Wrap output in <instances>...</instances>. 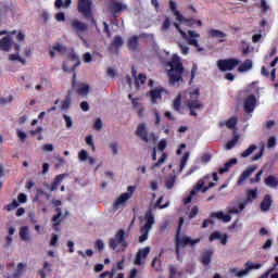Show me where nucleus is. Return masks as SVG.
<instances>
[{"mask_svg": "<svg viewBox=\"0 0 278 278\" xmlns=\"http://www.w3.org/2000/svg\"><path fill=\"white\" fill-rule=\"evenodd\" d=\"M77 253H78V255H80V257H84V258L92 257V255H94V252L92 250H90V249L87 250L86 253L84 251H81V250H79Z\"/></svg>", "mask_w": 278, "mask_h": 278, "instance_id": "4d7b16f0", "label": "nucleus"}, {"mask_svg": "<svg viewBox=\"0 0 278 278\" xmlns=\"http://www.w3.org/2000/svg\"><path fill=\"white\" fill-rule=\"evenodd\" d=\"M123 266H124L123 261L118 262L116 268H113L111 273L106 271V273L101 274L100 277L101 278H105V277H109V278H125V275L122 271H118V270H123Z\"/></svg>", "mask_w": 278, "mask_h": 278, "instance_id": "dca6fc26", "label": "nucleus"}, {"mask_svg": "<svg viewBox=\"0 0 278 278\" xmlns=\"http://www.w3.org/2000/svg\"><path fill=\"white\" fill-rule=\"evenodd\" d=\"M14 34L16 30H0V51L2 53H10L14 49Z\"/></svg>", "mask_w": 278, "mask_h": 278, "instance_id": "39448f33", "label": "nucleus"}, {"mask_svg": "<svg viewBox=\"0 0 278 278\" xmlns=\"http://www.w3.org/2000/svg\"><path fill=\"white\" fill-rule=\"evenodd\" d=\"M128 47H129V49H131V51H136L138 49V37L137 36L130 37V39L128 41Z\"/></svg>", "mask_w": 278, "mask_h": 278, "instance_id": "c03bdc74", "label": "nucleus"}, {"mask_svg": "<svg viewBox=\"0 0 278 278\" xmlns=\"http://www.w3.org/2000/svg\"><path fill=\"white\" fill-rule=\"evenodd\" d=\"M262 266L263 265L260 262L248 261L244 263V269H241L238 273V278L248 277V275L251 274V270H260Z\"/></svg>", "mask_w": 278, "mask_h": 278, "instance_id": "f8f14e48", "label": "nucleus"}, {"mask_svg": "<svg viewBox=\"0 0 278 278\" xmlns=\"http://www.w3.org/2000/svg\"><path fill=\"white\" fill-rule=\"evenodd\" d=\"M134 192H136V186H128L127 192L122 193L114 203V210H118V207H125V203L134 197Z\"/></svg>", "mask_w": 278, "mask_h": 278, "instance_id": "9d476101", "label": "nucleus"}, {"mask_svg": "<svg viewBox=\"0 0 278 278\" xmlns=\"http://www.w3.org/2000/svg\"><path fill=\"white\" fill-rule=\"evenodd\" d=\"M255 166L249 167L248 169H245L242 175L240 176L238 184H242V181H244V179H247L250 175H252L253 173H255Z\"/></svg>", "mask_w": 278, "mask_h": 278, "instance_id": "e433bc0d", "label": "nucleus"}, {"mask_svg": "<svg viewBox=\"0 0 278 278\" xmlns=\"http://www.w3.org/2000/svg\"><path fill=\"white\" fill-rule=\"evenodd\" d=\"M169 8L176 16V21H179V24L174 23V26L179 31V34H181L182 38L188 42V45H190L191 47H195L199 53L205 51V48L199 45L198 38H201V35L199 33L194 30H188V34H186V31H184V27H194V25L201 27L203 23L201 21L186 20L184 15L180 14L179 11H177V4H175V2H170Z\"/></svg>", "mask_w": 278, "mask_h": 278, "instance_id": "f257e3e1", "label": "nucleus"}, {"mask_svg": "<svg viewBox=\"0 0 278 278\" xmlns=\"http://www.w3.org/2000/svg\"><path fill=\"white\" fill-rule=\"evenodd\" d=\"M265 184L268 186V188H277L278 179L275 176H269L265 179Z\"/></svg>", "mask_w": 278, "mask_h": 278, "instance_id": "a19ab883", "label": "nucleus"}, {"mask_svg": "<svg viewBox=\"0 0 278 278\" xmlns=\"http://www.w3.org/2000/svg\"><path fill=\"white\" fill-rule=\"evenodd\" d=\"M199 89H191L180 93L174 101V109L181 112V99L185 105L190 110V116H197V110H203V102L199 100Z\"/></svg>", "mask_w": 278, "mask_h": 278, "instance_id": "f03ea898", "label": "nucleus"}, {"mask_svg": "<svg viewBox=\"0 0 278 278\" xmlns=\"http://www.w3.org/2000/svg\"><path fill=\"white\" fill-rule=\"evenodd\" d=\"M85 142H86V144H88V147L91 148V151H96L97 148L94 147V141H93L92 135L87 136L85 138Z\"/></svg>", "mask_w": 278, "mask_h": 278, "instance_id": "3c124183", "label": "nucleus"}, {"mask_svg": "<svg viewBox=\"0 0 278 278\" xmlns=\"http://www.w3.org/2000/svg\"><path fill=\"white\" fill-rule=\"evenodd\" d=\"M147 81V76L144 74H139L137 78H135V88L136 90H140V86Z\"/></svg>", "mask_w": 278, "mask_h": 278, "instance_id": "58836bf2", "label": "nucleus"}, {"mask_svg": "<svg viewBox=\"0 0 278 278\" xmlns=\"http://www.w3.org/2000/svg\"><path fill=\"white\" fill-rule=\"evenodd\" d=\"M261 9L262 12H268V10H270V5H268V2H266V0H261Z\"/></svg>", "mask_w": 278, "mask_h": 278, "instance_id": "338daca9", "label": "nucleus"}, {"mask_svg": "<svg viewBox=\"0 0 278 278\" xmlns=\"http://www.w3.org/2000/svg\"><path fill=\"white\" fill-rule=\"evenodd\" d=\"M74 88L80 97H87L88 92H90V86L86 83H78L74 85Z\"/></svg>", "mask_w": 278, "mask_h": 278, "instance_id": "b1692460", "label": "nucleus"}, {"mask_svg": "<svg viewBox=\"0 0 278 278\" xmlns=\"http://www.w3.org/2000/svg\"><path fill=\"white\" fill-rule=\"evenodd\" d=\"M154 224L155 216L151 211L147 212L144 216V225L140 230L141 236L139 237V242H147V240H149V232L151 231V227H153Z\"/></svg>", "mask_w": 278, "mask_h": 278, "instance_id": "423d86ee", "label": "nucleus"}, {"mask_svg": "<svg viewBox=\"0 0 278 278\" xmlns=\"http://www.w3.org/2000/svg\"><path fill=\"white\" fill-rule=\"evenodd\" d=\"M109 247L113 251H125L127 249V242L125 241V230H118L112 239H110Z\"/></svg>", "mask_w": 278, "mask_h": 278, "instance_id": "0eeeda50", "label": "nucleus"}, {"mask_svg": "<svg viewBox=\"0 0 278 278\" xmlns=\"http://www.w3.org/2000/svg\"><path fill=\"white\" fill-rule=\"evenodd\" d=\"M58 242H60V236L52 233L50 238V247H58Z\"/></svg>", "mask_w": 278, "mask_h": 278, "instance_id": "864d4df0", "label": "nucleus"}, {"mask_svg": "<svg viewBox=\"0 0 278 278\" xmlns=\"http://www.w3.org/2000/svg\"><path fill=\"white\" fill-rule=\"evenodd\" d=\"M25 268H27V264L26 263H18L15 267V270L13 273V277L15 278H22L23 277V273H25Z\"/></svg>", "mask_w": 278, "mask_h": 278, "instance_id": "2f4dec72", "label": "nucleus"}, {"mask_svg": "<svg viewBox=\"0 0 278 278\" xmlns=\"http://www.w3.org/2000/svg\"><path fill=\"white\" fill-rule=\"evenodd\" d=\"M15 53L9 54V62H21V64H25V59L21 58V54H18V51H21V45L15 43L14 45Z\"/></svg>", "mask_w": 278, "mask_h": 278, "instance_id": "5701e85b", "label": "nucleus"}, {"mask_svg": "<svg viewBox=\"0 0 278 278\" xmlns=\"http://www.w3.org/2000/svg\"><path fill=\"white\" fill-rule=\"evenodd\" d=\"M238 163V160L236 159H231L229 162H227L224 167L219 168V173L220 175H223V173H227V170H229L233 164H237Z\"/></svg>", "mask_w": 278, "mask_h": 278, "instance_id": "ea45409f", "label": "nucleus"}, {"mask_svg": "<svg viewBox=\"0 0 278 278\" xmlns=\"http://www.w3.org/2000/svg\"><path fill=\"white\" fill-rule=\"evenodd\" d=\"M257 104V100L255 99V96L251 94L249 96L244 103H243V108L245 110V112L251 113L253 112V110H255V105Z\"/></svg>", "mask_w": 278, "mask_h": 278, "instance_id": "412c9836", "label": "nucleus"}, {"mask_svg": "<svg viewBox=\"0 0 278 278\" xmlns=\"http://www.w3.org/2000/svg\"><path fill=\"white\" fill-rule=\"evenodd\" d=\"M136 135L139 136L143 142H149V137L147 136V124H139Z\"/></svg>", "mask_w": 278, "mask_h": 278, "instance_id": "393cba45", "label": "nucleus"}, {"mask_svg": "<svg viewBox=\"0 0 278 278\" xmlns=\"http://www.w3.org/2000/svg\"><path fill=\"white\" fill-rule=\"evenodd\" d=\"M122 10H125V5H123L118 2L113 3V5H112V11L113 12H115V13L116 12H122Z\"/></svg>", "mask_w": 278, "mask_h": 278, "instance_id": "bf43d9fd", "label": "nucleus"}, {"mask_svg": "<svg viewBox=\"0 0 278 278\" xmlns=\"http://www.w3.org/2000/svg\"><path fill=\"white\" fill-rule=\"evenodd\" d=\"M213 251L212 250H208L206 252H204V254L202 255V264L204 266H207L210 265V262H212V255H213Z\"/></svg>", "mask_w": 278, "mask_h": 278, "instance_id": "4c0bfd02", "label": "nucleus"}, {"mask_svg": "<svg viewBox=\"0 0 278 278\" xmlns=\"http://www.w3.org/2000/svg\"><path fill=\"white\" fill-rule=\"evenodd\" d=\"M16 34H13V36H15L18 45H21V42L25 41V33L23 30H15Z\"/></svg>", "mask_w": 278, "mask_h": 278, "instance_id": "8fccbe9b", "label": "nucleus"}, {"mask_svg": "<svg viewBox=\"0 0 278 278\" xmlns=\"http://www.w3.org/2000/svg\"><path fill=\"white\" fill-rule=\"evenodd\" d=\"M65 178H66V174L58 175V176L54 178L53 184H55V186H60V184H62V181H64Z\"/></svg>", "mask_w": 278, "mask_h": 278, "instance_id": "052dcab7", "label": "nucleus"}, {"mask_svg": "<svg viewBox=\"0 0 278 278\" xmlns=\"http://www.w3.org/2000/svg\"><path fill=\"white\" fill-rule=\"evenodd\" d=\"M92 1L90 0H79L78 1V12L85 15L86 18H92V12L90 10Z\"/></svg>", "mask_w": 278, "mask_h": 278, "instance_id": "4468645a", "label": "nucleus"}, {"mask_svg": "<svg viewBox=\"0 0 278 278\" xmlns=\"http://www.w3.org/2000/svg\"><path fill=\"white\" fill-rule=\"evenodd\" d=\"M63 50H64V46L58 43L56 46H54V47L50 50V55H51V58H55L56 51H63Z\"/></svg>", "mask_w": 278, "mask_h": 278, "instance_id": "5fc2aeb1", "label": "nucleus"}, {"mask_svg": "<svg viewBox=\"0 0 278 278\" xmlns=\"http://www.w3.org/2000/svg\"><path fill=\"white\" fill-rule=\"evenodd\" d=\"M63 118L65 121L67 129H71L73 127V118L68 115H63Z\"/></svg>", "mask_w": 278, "mask_h": 278, "instance_id": "0e129e2a", "label": "nucleus"}, {"mask_svg": "<svg viewBox=\"0 0 278 278\" xmlns=\"http://www.w3.org/2000/svg\"><path fill=\"white\" fill-rule=\"evenodd\" d=\"M113 47H123V38L122 37H115V39L113 40Z\"/></svg>", "mask_w": 278, "mask_h": 278, "instance_id": "69168bd1", "label": "nucleus"}, {"mask_svg": "<svg viewBox=\"0 0 278 278\" xmlns=\"http://www.w3.org/2000/svg\"><path fill=\"white\" fill-rule=\"evenodd\" d=\"M72 27L75 31H86V29H88V26L83 22H79V20L72 21Z\"/></svg>", "mask_w": 278, "mask_h": 278, "instance_id": "f704fd0d", "label": "nucleus"}, {"mask_svg": "<svg viewBox=\"0 0 278 278\" xmlns=\"http://www.w3.org/2000/svg\"><path fill=\"white\" fill-rule=\"evenodd\" d=\"M270 205H273V197H270V194H266L261 203V211L268 212V210H270Z\"/></svg>", "mask_w": 278, "mask_h": 278, "instance_id": "bb28decb", "label": "nucleus"}, {"mask_svg": "<svg viewBox=\"0 0 278 278\" xmlns=\"http://www.w3.org/2000/svg\"><path fill=\"white\" fill-rule=\"evenodd\" d=\"M211 216L213 218H218V220H223V223H230L231 222L230 213L217 212V213H212Z\"/></svg>", "mask_w": 278, "mask_h": 278, "instance_id": "cd10ccee", "label": "nucleus"}, {"mask_svg": "<svg viewBox=\"0 0 278 278\" xmlns=\"http://www.w3.org/2000/svg\"><path fill=\"white\" fill-rule=\"evenodd\" d=\"M210 242H214V240H219L220 244L225 247L229 240V236L227 233H222L220 231H214L210 237H208Z\"/></svg>", "mask_w": 278, "mask_h": 278, "instance_id": "aec40b11", "label": "nucleus"}, {"mask_svg": "<svg viewBox=\"0 0 278 278\" xmlns=\"http://www.w3.org/2000/svg\"><path fill=\"white\" fill-rule=\"evenodd\" d=\"M253 68V61L245 60L243 63H241L238 67L239 73H249Z\"/></svg>", "mask_w": 278, "mask_h": 278, "instance_id": "c756f323", "label": "nucleus"}, {"mask_svg": "<svg viewBox=\"0 0 278 278\" xmlns=\"http://www.w3.org/2000/svg\"><path fill=\"white\" fill-rule=\"evenodd\" d=\"M149 253H151L150 247L140 249L137 253V257L135 260V265L142 266V264H144V260H147V256L149 255Z\"/></svg>", "mask_w": 278, "mask_h": 278, "instance_id": "a211bd4d", "label": "nucleus"}, {"mask_svg": "<svg viewBox=\"0 0 278 278\" xmlns=\"http://www.w3.org/2000/svg\"><path fill=\"white\" fill-rule=\"evenodd\" d=\"M54 18L59 23H64V21H66V15L64 14V12H59L55 14Z\"/></svg>", "mask_w": 278, "mask_h": 278, "instance_id": "680f3d73", "label": "nucleus"}, {"mask_svg": "<svg viewBox=\"0 0 278 278\" xmlns=\"http://www.w3.org/2000/svg\"><path fill=\"white\" fill-rule=\"evenodd\" d=\"M79 66V56L77 54H71L68 60L63 64V71L68 73L75 71Z\"/></svg>", "mask_w": 278, "mask_h": 278, "instance_id": "2eb2a0df", "label": "nucleus"}, {"mask_svg": "<svg viewBox=\"0 0 278 278\" xmlns=\"http://www.w3.org/2000/svg\"><path fill=\"white\" fill-rule=\"evenodd\" d=\"M208 36H211V38H216L219 42H225V38H227V34L216 29H210Z\"/></svg>", "mask_w": 278, "mask_h": 278, "instance_id": "c85d7f7f", "label": "nucleus"}, {"mask_svg": "<svg viewBox=\"0 0 278 278\" xmlns=\"http://www.w3.org/2000/svg\"><path fill=\"white\" fill-rule=\"evenodd\" d=\"M41 149L45 151V153H53V151H55L53 143H45Z\"/></svg>", "mask_w": 278, "mask_h": 278, "instance_id": "603ef678", "label": "nucleus"}, {"mask_svg": "<svg viewBox=\"0 0 278 278\" xmlns=\"http://www.w3.org/2000/svg\"><path fill=\"white\" fill-rule=\"evenodd\" d=\"M152 268L155 270H162V261L160 260V256L154 257L152 261Z\"/></svg>", "mask_w": 278, "mask_h": 278, "instance_id": "09e8293b", "label": "nucleus"}, {"mask_svg": "<svg viewBox=\"0 0 278 278\" xmlns=\"http://www.w3.org/2000/svg\"><path fill=\"white\" fill-rule=\"evenodd\" d=\"M169 28H170V20L166 17L162 24L161 30L168 31Z\"/></svg>", "mask_w": 278, "mask_h": 278, "instance_id": "13d9d810", "label": "nucleus"}, {"mask_svg": "<svg viewBox=\"0 0 278 278\" xmlns=\"http://www.w3.org/2000/svg\"><path fill=\"white\" fill-rule=\"evenodd\" d=\"M199 214V206H191V208L188 210L187 216L191 220V218H194Z\"/></svg>", "mask_w": 278, "mask_h": 278, "instance_id": "de8ad7c7", "label": "nucleus"}, {"mask_svg": "<svg viewBox=\"0 0 278 278\" xmlns=\"http://www.w3.org/2000/svg\"><path fill=\"white\" fill-rule=\"evenodd\" d=\"M128 99L131 100V105L136 110L137 114L139 116H143L144 106L142 105V102L140 101V98H134V96L131 93H129Z\"/></svg>", "mask_w": 278, "mask_h": 278, "instance_id": "6ab92c4d", "label": "nucleus"}, {"mask_svg": "<svg viewBox=\"0 0 278 278\" xmlns=\"http://www.w3.org/2000/svg\"><path fill=\"white\" fill-rule=\"evenodd\" d=\"M20 238L23 242H29L31 240V233L29 232V226H22L20 228Z\"/></svg>", "mask_w": 278, "mask_h": 278, "instance_id": "a878e982", "label": "nucleus"}, {"mask_svg": "<svg viewBox=\"0 0 278 278\" xmlns=\"http://www.w3.org/2000/svg\"><path fill=\"white\" fill-rule=\"evenodd\" d=\"M277 147V138L269 137L267 140V149H275Z\"/></svg>", "mask_w": 278, "mask_h": 278, "instance_id": "6e6d98bb", "label": "nucleus"}, {"mask_svg": "<svg viewBox=\"0 0 278 278\" xmlns=\"http://www.w3.org/2000/svg\"><path fill=\"white\" fill-rule=\"evenodd\" d=\"M18 207V201L14 200L11 204L7 205L8 212H12V210H16Z\"/></svg>", "mask_w": 278, "mask_h": 278, "instance_id": "774afa93", "label": "nucleus"}, {"mask_svg": "<svg viewBox=\"0 0 278 278\" xmlns=\"http://www.w3.org/2000/svg\"><path fill=\"white\" fill-rule=\"evenodd\" d=\"M236 125H238V117H230L228 121L220 122V127L227 126L228 129H236Z\"/></svg>", "mask_w": 278, "mask_h": 278, "instance_id": "7c9ffc66", "label": "nucleus"}, {"mask_svg": "<svg viewBox=\"0 0 278 278\" xmlns=\"http://www.w3.org/2000/svg\"><path fill=\"white\" fill-rule=\"evenodd\" d=\"M256 150H257V146L252 144L241 153V157H249Z\"/></svg>", "mask_w": 278, "mask_h": 278, "instance_id": "a18cd8bd", "label": "nucleus"}, {"mask_svg": "<svg viewBox=\"0 0 278 278\" xmlns=\"http://www.w3.org/2000/svg\"><path fill=\"white\" fill-rule=\"evenodd\" d=\"M200 242H201V238L192 239L186 235H180L179 230H178V233L176 236V253H177V255H179V251H181V249H185L186 247H188V244L190 247H194V244H199Z\"/></svg>", "mask_w": 278, "mask_h": 278, "instance_id": "6e6552de", "label": "nucleus"}, {"mask_svg": "<svg viewBox=\"0 0 278 278\" xmlns=\"http://www.w3.org/2000/svg\"><path fill=\"white\" fill-rule=\"evenodd\" d=\"M175 184H177V176L172 174L165 178V188L167 190H173V188H175Z\"/></svg>", "mask_w": 278, "mask_h": 278, "instance_id": "473e14b6", "label": "nucleus"}, {"mask_svg": "<svg viewBox=\"0 0 278 278\" xmlns=\"http://www.w3.org/2000/svg\"><path fill=\"white\" fill-rule=\"evenodd\" d=\"M78 161L81 164H90V166H92V164H96L97 160L92 156H90V153L88 152V150L86 149H81L80 151H78Z\"/></svg>", "mask_w": 278, "mask_h": 278, "instance_id": "f3484780", "label": "nucleus"}, {"mask_svg": "<svg viewBox=\"0 0 278 278\" xmlns=\"http://www.w3.org/2000/svg\"><path fill=\"white\" fill-rule=\"evenodd\" d=\"M94 249H97L98 251H103V249H105V243L103 242V240H97Z\"/></svg>", "mask_w": 278, "mask_h": 278, "instance_id": "e2e57ef3", "label": "nucleus"}, {"mask_svg": "<svg viewBox=\"0 0 278 278\" xmlns=\"http://www.w3.org/2000/svg\"><path fill=\"white\" fill-rule=\"evenodd\" d=\"M184 73V63H181V58L177 54H173L169 62H167V75L169 77V84L175 88H179L184 84V78L181 77Z\"/></svg>", "mask_w": 278, "mask_h": 278, "instance_id": "7ed1b4c3", "label": "nucleus"}, {"mask_svg": "<svg viewBox=\"0 0 278 278\" xmlns=\"http://www.w3.org/2000/svg\"><path fill=\"white\" fill-rule=\"evenodd\" d=\"M56 212L58 214L54 215L52 218V225L53 227H55V229H58V226L62 223V218H64V216L62 215V208L58 207Z\"/></svg>", "mask_w": 278, "mask_h": 278, "instance_id": "c9c22d12", "label": "nucleus"}, {"mask_svg": "<svg viewBox=\"0 0 278 278\" xmlns=\"http://www.w3.org/2000/svg\"><path fill=\"white\" fill-rule=\"evenodd\" d=\"M240 60L238 59H230V60H219L217 61V66L219 71H233L236 66H239Z\"/></svg>", "mask_w": 278, "mask_h": 278, "instance_id": "ddd939ff", "label": "nucleus"}, {"mask_svg": "<svg viewBox=\"0 0 278 278\" xmlns=\"http://www.w3.org/2000/svg\"><path fill=\"white\" fill-rule=\"evenodd\" d=\"M162 94H168V90H166L164 87H156V88L150 90L147 93V97H149L150 103L155 105V104H157L159 101L162 100Z\"/></svg>", "mask_w": 278, "mask_h": 278, "instance_id": "9b49d317", "label": "nucleus"}, {"mask_svg": "<svg viewBox=\"0 0 278 278\" xmlns=\"http://www.w3.org/2000/svg\"><path fill=\"white\" fill-rule=\"evenodd\" d=\"M240 140V135H235L233 138L226 143V149L230 151V149H233L238 144V141Z\"/></svg>", "mask_w": 278, "mask_h": 278, "instance_id": "79ce46f5", "label": "nucleus"}, {"mask_svg": "<svg viewBox=\"0 0 278 278\" xmlns=\"http://www.w3.org/2000/svg\"><path fill=\"white\" fill-rule=\"evenodd\" d=\"M218 181V174L214 173L213 175H206L200 179L193 189L190 191L187 198L184 199V205L192 202V199L199 194V192L205 193L210 188H214Z\"/></svg>", "mask_w": 278, "mask_h": 278, "instance_id": "20e7f679", "label": "nucleus"}, {"mask_svg": "<svg viewBox=\"0 0 278 278\" xmlns=\"http://www.w3.org/2000/svg\"><path fill=\"white\" fill-rule=\"evenodd\" d=\"M253 199H257V190H249L247 193V205H249V203H251V201H253Z\"/></svg>", "mask_w": 278, "mask_h": 278, "instance_id": "37998d69", "label": "nucleus"}, {"mask_svg": "<svg viewBox=\"0 0 278 278\" xmlns=\"http://www.w3.org/2000/svg\"><path fill=\"white\" fill-rule=\"evenodd\" d=\"M188 160H190V152H186L179 161L169 164L168 168L173 170L172 175H174L175 177L181 175V170L186 168Z\"/></svg>", "mask_w": 278, "mask_h": 278, "instance_id": "1a4fd4ad", "label": "nucleus"}, {"mask_svg": "<svg viewBox=\"0 0 278 278\" xmlns=\"http://www.w3.org/2000/svg\"><path fill=\"white\" fill-rule=\"evenodd\" d=\"M244 207H247V201H241L236 205L228 206L227 212L228 214H241V212H244Z\"/></svg>", "mask_w": 278, "mask_h": 278, "instance_id": "4be33fe9", "label": "nucleus"}, {"mask_svg": "<svg viewBox=\"0 0 278 278\" xmlns=\"http://www.w3.org/2000/svg\"><path fill=\"white\" fill-rule=\"evenodd\" d=\"M167 157L168 156L166 155V153L161 152V157L159 159V161L151 166V173L153 174L157 173V168H160L161 164H164V162H166Z\"/></svg>", "mask_w": 278, "mask_h": 278, "instance_id": "72a5a7b5", "label": "nucleus"}, {"mask_svg": "<svg viewBox=\"0 0 278 278\" xmlns=\"http://www.w3.org/2000/svg\"><path fill=\"white\" fill-rule=\"evenodd\" d=\"M15 134L21 142H25V140H27V132H25V130H23L22 128H17Z\"/></svg>", "mask_w": 278, "mask_h": 278, "instance_id": "49530a36", "label": "nucleus"}]
</instances>
